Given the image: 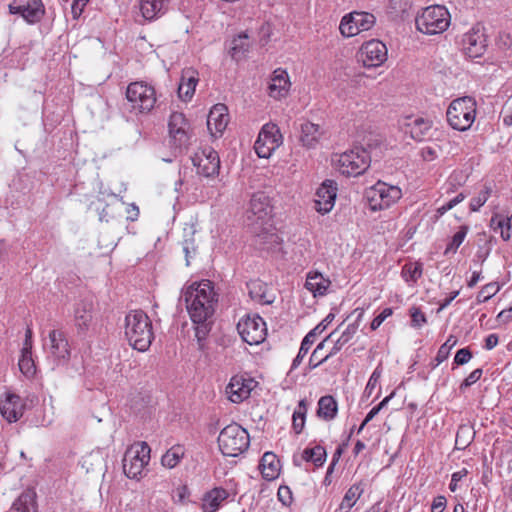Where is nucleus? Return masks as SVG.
<instances>
[{"label": "nucleus", "mask_w": 512, "mask_h": 512, "mask_svg": "<svg viewBox=\"0 0 512 512\" xmlns=\"http://www.w3.org/2000/svg\"><path fill=\"white\" fill-rule=\"evenodd\" d=\"M250 444L248 432L237 423L224 427L218 436V446L225 456L236 457L246 451Z\"/></svg>", "instance_id": "20e7f679"}, {"label": "nucleus", "mask_w": 512, "mask_h": 512, "mask_svg": "<svg viewBox=\"0 0 512 512\" xmlns=\"http://www.w3.org/2000/svg\"><path fill=\"white\" fill-rule=\"evenodd\" d=\"M250 298L260 304L269 305L275 301V295L263 281L256 279L247 283Z\"/></svg>", "instance_id": "393cba45"}, {"label": "nucleus", "mask_w": 512, "mask_h": 512, "mask_svg": "<svg viewBox=\"0 0 512 512\" xmlns=\"http://www.w3.org/2000/svg\"><path fill=\"white\" fill-rule=\"evenodd\" d=\"M472 358V352L469 348L459 349L454 357V363L456 365H464Z\"/></svg>", "instance_id": "6e6d98bb"}, {"label": "nucleus", "mask_w": 512, "mask_h": 512, "mask_svg": "<svg viewBox=\"0 0 512 512\" xmlns=\"http://www.w3.org/2000/svg\"><path fill=\"white\" fill-rule=\"evenodd\" d=\"M183 457L184 448L181 445H175L162 456L161 463L164 467L172 469L179 464Z\"/></svg>", "instance_id": "ea45409f"}, {"label": "nucleus", "mask_w": 512, "mask_h": 512, "mask_svg": "<svg viewBox=\"0 0 512 512\" xmlns=\"http://www.w3.org/2000/svg\"><path fill=\"white\" fill-rule=\"evenodd\" d=\"M252 380H244L242 378L232 377L226 388V393L233 403H240L248 398L251 392Z\"/></svg>", "instance_id": "bb28decb"}, {"label": "nucleus", "mask_w": 512, "mask_h": 512, "mask_svg": "<svg viewBox=\"0 0 512 512\" xmlns=\"http://www.w3.org/2000/svg\"><path fill=\"white\" fill-rule=\"evenodd\" d=\"M481 290L490 299L499 291V286L497 283H489L483 286Z\"/></svg>", "instance_id": "bf43d9fd"}, {"label": "nucleus", "mask_w": 512, "mask_h": 512, "mask_svg": "<svg viewBox=\"0 0 512 512\" xmlns=\"http://www.w3.org/2000/svg\"><path fill=\"white\" fill-rule=\"evenodd\" d=\"M492 192V188L490 186L485 185L484 189L479 192V194L472 198L470 201V209L473 212H476L482 207L490 197Z\"/></svg>", "instance_id": "49530a36"}, {"label": "nucleus", "mask_w": 512, "mask_h": 512, "mask_svg": "<svg viewBox=\"0 0 512 512\" xmlns=\"http://www.w3.org/2000/svg\"><path fill=\"white\" fill-rule=\"evenodd\" d=\"M197 82L198 78L195 76V71L191 69L184 71L178 87L179 98L183 101L190 100L194 95Z\"/></svg>", "instance_id": "2f4dec72"}, {"label": "nucleus", "mask_w": 512, "mask_h": 512, "mask_svg": "<svg viewBox=\"0 0 512 512\" xmlns=\"http://www.w3.org/2000/svg\"><path fill=\"white\" fill-rule=\"evenodd\" d=\"M421 156L425 161H432L437 157V153L432 147H424L421 149Z\"/></svg>", "instance_id": "680f3d73"}, {"label": "nucleus", "mask_w": 512, "mask_h": 512, "mask_svg": "<svg viewBox=\"0 0 512 512\" xmlns=\"http://www.w3.org/2000/svg\"><path fill=\"white\" fill-rule=\"evenodd\" d=\"M446 498L444 496H437L434 498L431 505V512H443L446 507Z\"/></svg>", "instance_id": "4d7b16f0"}, {"label": "nucleus", "mask_w": 512, "mask_h": 512, "mask_svg": "<svg viewBox=\"0 0 512 512\" xmlns=\"http://www.w3.org/2000/svg\"><path fill=\"white\" fill-rule=\"evenodd\" d=\"M334 314L329 313L323 321L312 329L302 340L301 346L297 356L294 358L290 371L296 369L302 362L303 358L308 353L311 345L315 342V338L318 334H321L326 327L333 321Z\"/></svg>", "instance_id": "5701e85b"}, {"label": "nucleus", "mask_w": 512, "mask_h": 512, "mask_svg": "<svg viewBox=\"0 0 512 512\" xmlns=\"http://www.w3.org/2000/svg\"><path fill=\"white\" fill-rule=\"evenodd\" d=\"M289 87L290 81L287 72L280 68L276 69L268 86L269 95L275 99H280L287 94Z\"/></svg>", "instance_id": "cd10ccee"}, {"label": "nucleus", "mask_w": 512, "mask_h": 512, "mask_svg": "<svg viewBox=\"0 0 512 512\" xmlns=\"http://www.w3.org/2000/svg\"><path fill=\"white\" fill-rule=\"evenodd\" d=\"M338 163L339 170L343 175L356 177L368 169L370 156L365 149L355 147L341 154Z\"/></svg>", "instance_id": "9d476101"}, {"label": "nucleus", "mask_w": 512, "mask_h": 512, "mask_svg": "<svg viewBox=\"0 0 512 512\" xmlns=\"http://www.w3.org/2000/svg\"><path fill=\"white\" fill-rule=\"evenodd\" d=\"M497 319H498V321L503 322V323H507L510 320H512V305L507 309H503L497 315Z\"/></svg>", "instance_id": "0e129e2a"}, {"label": "nucleus", "mask_w": 512, "mask_h": 512, "mask_svg": "<svg viewBox=\"0 0 512 512\" xmlns=\"http://www.w3.org/2000/svg\"><path fill=\"white\" fill-rule=\"evenodd\" d=\"M381 374H382V369L379 366L371 374V376L368 380V383L366 385V388H365V393H367L368 396L372 393L373 389L378 384Z\"/></svg>", "instance_id": "5fc2aeb1"}, {"label": "nucleus", "mask_w": 512, "mask_h": 512, "mask_svg": "<svg viewBox=\"0 0 512 512\" xmlns=\"http://www.w3.org/2000/svg\"><path fill=\"white\" fill-rule=\"evenodd\" d=\"M193 165L197 168V173L205 177H211L218 174L220 169V159L218 153L211 147H205L195 153L192 157Z\"/></svg>", "instance_id": "6ab92c4d"}, {"label": "nucleus", "mask_w": 512, "mask_h": 512, "mask_svg": "<svg viewBox=\"0 0 512 512\" xmlns=\"http://www.w3.org/2000/svg\"><path fill=\"white\" fill-rule=\"evenodd\" d=\"M468 230L469 227L467 225L460 226L459 231L453 235L450 243L447 245L444 251L445 255L449 254L450 252L455 253L457 251L459 246L463 243L468 233Z\"/></svg>", "instance_id": "a18cd8bd"}, {"label": "nucleus", "mask_w": 512, "mask_h": 512, "mask_svg": "<svg viewBox=\"0 0 512 512\" xmlns=\"http://www.w3.org/2000/svg\"><path fill=\"white\" fill-rule=\"evenodd\" d=\"M228 496V491L222 487H215L206 492L202 498L201 508L203 512H216Z\"/></svg>", "instance_id": "c756f323"}, {"label": "nucleus", "mask_w": 512, "mask_h": 512, "mask_svg": "<svg viewBox=\"0 0 512 512\" xmlns=\"http://www.w3.org/2000/svg\"><path fill=\"white\" fill-rule=\"evenodd\" d=\"M423 264L420 262H409L402 267V277L406 282L416 283L422 276Z\"/></svg>", "instance_id": "37998d69"}, {"label": "nucleus", "mask_w": 512, "mask_h": 512, "mask_svg": "<svg viewBox=\"0 0 512 512\" xmlns=\"http://www.w3.org/2000/svg\"><path fill=\"white\" fill-rule=\"evenodd\" d=\"M20 371L27 377L34 376L36 366L32 358V350H21V356L18 363Z\"/></svg>", "instance_id": "c03bdc74"}, {"label": "nucleus", "mask_w": 512, "mask_h": 512, "mask_svg": "<svg viewBox=\"0 0 512 512\" xmlns=\"http://www.w3.org/2000/svg\"><path fill=\"white\" fill-rule=\"evenodd\" d=\"M125 336L129 344L140 352L149 349L154 333L152 322L142 310L130 311L125 317Z\"/></svg>", "instance_id": "7ed1b4c3"}, {"label": "nucleus", "mask_w": 512, "mask_h": 512, "mask_svg": "<svg viewBox=\"0 0 512 512\" xmlns=\"http://www.w3.org/2000/svg\"><path fill=\"white\" fill-rule=\"evenodd\" d=\"M393 314L392 308H385L382 310V312L377 315L371 322L370 328L371 330H376L380 327V325Z\"/></svg>", "instance_id": "864d4df0"}, {"label": "nucleus", "mask_w": 512, "mask_h": 512, "mask_svg": "<svg viewBox=\"0 0 512 512\" xmlns=\"http://www.w3.org/2000/svg\"><path fill=\"white\" fill-rule=\"evenodd\" d=\"M364 492V488L362 483L352 485L347 492L345 493L342 502L340 504L341 509H350L352 508L356 501L360 498L362 493Z\"/></svg>", "instance_id": "79ce46f5"}, {"label": "nucleus", "mask_w": 512, "mask_h": 512, "mask_svg": "<svg viewBox=\"0 0 512 512\" xmlns=\"http://www.w3.org/2000/svg\"><path fill=\"white\" fill-rule=\"evenodd\" d=\"M8 7L11 14H19L29 24L40 22L45 14L41 0H13Z\"/></svg>", "instance_id": "f3484780"}, {"label": "nucleus", "mask_w": 512, "mask_h": 512, "mask_svg": "<svg viewBox=\"0 0 512 512\" xmlns=\"http://www.w3.org/2000/svg\"><path fill=\"white\" fill-rule=\"evenodd\" d=\"M168 128L174 148L179 151L186 149L190 144V124L184 114L173 112L169 118Z\"/></svg>", "instance_id": "2eb2a0df"}, {"label": "nucleus", "mask_w": 512, "mask_h": 512, "mask_svg": "<svg viewBox=\"0 0 512 512\" xmlns=\"http://www.w3.org/2000/svg\"><path fill=\"white\" fill-rule=\"evenodd\" d=\"M387 59V48L379 40H370L364 43L357 53V60L367 68L378 67Z\"/></svg>", "instance_id": "dca6fc26"}, {"label": "nucleus", "mask_w": 512, "mask_h": 512, "mask_svg": "<svg viewBox=\"0 0 512 512\" xmlns=\"http://www.w3.org/2000/svg\"><path fill=\"white\" fill-rule=\"evenodd\" d=\"M94 302L92 297L80 299L74 307L73 320L78 335H85L93 320Z\"/></svg>", "instance_id": "aec40b11"}, {"label": "nucleus", "mask_w": 512, "mask_h": 512, "mask_svg": "<svg viewBox=\"0 0 512 512\" xmlns=\"http://www.w3.org/2000/svg\"><path fill=\"white\" fill-rule=\"evenodd\" d=\"M330 283V280L324 278L321 273L314 272L307 275L305 287L311 291L314 296H322L326 293Z\"/></svg>", "instance_id": "c9c22d12"}, {"label": "nucleus", "mask_w": 512, "mask_h": 512, "mask_svg": "<svg viewBox=\"0 0 512 512\" xmlns=\"http://www.w3.org/2000/svg\"><path fill=\"white\" fill-rule=\"evenodd\" d=\"M307 410V400L301 399L292 416V427L296 434H300L304 429Z\"/></svg>", "instance_id": "58836bf2"}, {"label": "nucleus", "mask_w": 512, "mask_h": 512, "mask_svg": "<svg viewBox=\"0 0 512 512\" xmlns=\"http://www.w3.org/2000/svg\"><path fill=\"white\" fill-rule=\"evenodd\" d=\"M126 98L133 110L146 113L153 109L156 103L154 87L144 82L130 83L126 90Z\"/></svg>", "instance_id": "6e6552de"}, {"label": "nucleus", "mask_w": 512, "mask_h": 512, "mask_svg": "<svg viewBox=\"0 0 512 512\" xmlns=\"http://www.w3.org/2000/svg\"><path fill=\"white\" fill-rule=\"evenodd\" d=\"M409 133L416 141H422L432 127V123L424 118H416L408 124Z\"/></svg>", "instance_id": "4c0bfd02"}, {"label": "nucleus", "mask_w": 512, "mask_h": 512, "mask_svg": "<svg viewBox=\"0 0 512 512\" xmlns=\"http://www.w3.org/2000/svg\"><path fill=\"white\" fill-rule=\"evenodd\" d=\"M229 123L228 108L225 104H215L207 116V128L212 137H221Z\"/></svg>", "instance_id": "4be33fe9"}, {"label": "nucleus", "mask_w": 512, "mask_h": 512, "mask_svg": "<svg viewBox=\"0 0 512 512\" xmlns=\"http://www.w3.org/2000/svg\"><path fill=\"white\" fill-rule=\"evenodd\" d=\"M250 47L249 37L246 33H241L233 38L230 46V55L236 61H239L245 56V53Z\"/></svg>", "instance_id": "e433bc0d"}, {"label": "nucleus", "mask_w": 512, "mask_h": 512, "mask_svg": "<svg viewBox=\"0 0 512 512\" xmlns=\"http://www.w3.org/2000/svg\"><path fill=\"white\" fill-rule=\"evenodd\" d=\"M375 22L376 18L373 14L354 11L342 18L339 30L344 37H352L371 29Z\"/></svg>", "instance_id": "f8f14e48"}, {"label": "nucleus", "mask_w": 512, "mask_h": 512, "mask_svg": "<svg viewBox=\"0 0 512 512\" xmlns=\"http://www.w3.org/2000/svg\"><path fill=\"white\" fill-rule=\"evenodd\" d=\"M357 329L358 325L356 323L349 324L342 332L340 337L334 342L330 352L325 355L324 358L320 359L315 365H320L327 361L330 357L336 355L342 349V347L352 339L354 334L357 332Z\"/></svg>", "instance_id": "f704fd0d"}, {"label": "nucleus", "mask_w": 512, "mask_h": 512, "mask_svg": "<svg viewBox=\"0 0 512 512\" xmlns=\"http://www.w3.org/2000/svg\"><path fill=\"white\" fill-rule=\"evenodd\" d=\"M449 125L459 131L468 130L476 117V101L470 96L453 100L446 112Z\"/></svg>", "instance_id": "39448f33"}, {"label": "nucleus", "mask_w": 512, "mask_h": 512, "mask_svg": "<svg viewBox=\"0 0 512 512\" xmlns=\"http://www.w3.org/2000/svg\"><path fill=\"white\" fill-rule=\"evenodd\" d=\"M338 404L331 395L322 396L318 401L316 414L325 421H331L337 416Z\"/></svg>", "instance_id": "72a5a7b5"}, {"label": "nucleus", "mask_w": 512, "mask_h": 512, "mask_svg": "<svg viewBox=\"0 0 512 512\" xmlns=\"http://www.w3.org/2000/svg\"><path fill=\"white\" fill-rule=\"evenodd\" d=\"M411 322L414 327H421L427 322L425 314L419 307L413 306L410 309Z\"/></svg>", "instance_id": "8fccbe9b"}, {"label": "nucleus", "mask_w": 512, "mask_h": 512, "mask_svg": "<svg viewBox=\"0 0 512 512\" xmlns=\"http://www.w3.org/2000/svg\"><path fill=\"white\" fill-rule=\"evenodd\" d=\"M464 54L470 58L481 57L487 49L485 28L481 24L474 25L461 40Z\"/></svg>", "instance_id": "4468645a"}, {"label": "nucleus", "mask_w": 512, "mask_h": 512, "mask_svg": "<svg viewBox=\"0 0 512 512\" xmlns=\"http://www.w3.org/2000/svg\"><path fill=\"white\" fill-rule=\"evenodd\" d=\"M237 330L242 340L249 345L262 343L267 335L266 323L258 315L242 319L237 325Z\"/></svg>", "instance_id": "ddd939ff"}, {"label": "nucleus", "mask_w": 512, "mask_h": 512, "mask_svg": "<svg viewBox=\"0 0 512 512\" xmlns=\"http://www.w3.org/2000/svg\"><path fill=\"white\" fill-rule=\"evenodd\" d=\"M482 374L483 371L481 368L473 370L460 384L459 389L461 391H464L465 389L476 383L481 378Z\"/></svg>", "instance_id": "3c124183"}, {"label": "nucleus", "mask_w": 512, "mask_h": 512, "mask_svg": "<svg viewBox=\"0 0 512 512\" xmlns=\"http://www.w3.org/2000/svg\"><path fill=\"white\" fill-rule=\"evenodd\" d=\"M0 412L8 422H16L24 412L21 398L15 394H8L6 399L0 401Z\"/></svg>", "instance_id": "b1692460"}, {"label": "nucleus", "mask_w": 512, "mask_h": 512, "mask_svg": "<svg viewBox=\"0 0 512 512\" xmlns=\"http://www.w3.org/2000/svg\"><path fill=\"white\" fill-rule=\"evenodd\" d=\"M272 213L270 198L264 192L253 194L249 209L246 212L247 224L253 228L259 245L266 242L278 243L279 237L270 233L266 225L269 223Z\"/></svg>", "instance_id": "f03ea898"}, {"label": "nucleus", "mask_w": 512, "mask_h": 512, "mask_svg": "<svg viewBox=\"0 0 512 512\" xmlns=\"http://www.w3.org/2000/svg\"><path fill=\"white\" fill-rule=\"evenodd\" d=\"M282 143L283 136L279 127L274 123H267L260 130L254 149L260 158H269Z\"/></svg>", "instance_id": "9b49d317"}, {"label": "nucleus", "mask_w": 512, "mask_h": 512, "mask_svg": "<svg viewBox=\"0 0 512 512\" xmlns=\"http://www.w3.org/2000/svg\"><path fill=\"white\" fill-rule=\"evenodd\" d=\"M300 142L308 149L315 148L323 135V129L318 124L306 121L300 126Z\"/></svg>", "instance_id": "c85d7f7f"}, {"label": "nucleus", "mask_w": 512, "mask_h": 512, "mask_svg": "<svg viewBox=\"0 0 512 512\" xmlns=\"http://www.w3.org/2000/svg\"><path fill=\"white\" fill-rule=\"evenodd\" d=\"M336 331H333L332 333H330L323 341H321L317 346L316 348L314 349V351L312 352L311 356H310V359H309V365L311 368H316L318 365H315L320 359L324 358V356H321L320 355V352L321 350L324 349L326 343L331 340L333 338V336L335 335Z\"/></svg>", "instance_id": "09e8293b"}, {"label": "nucleus", "mask_w": 512, "mask_h": 512, "mask_svg": "<svg viewBox=\"0 0 512 512\" xmlns=\"http://www.w3.org/2000/svg\"><path fill=\"white\" fill-rule=\"evenodd\" d=\"M379 413L378 409L376 407H373L368 414L366 415L365 419L359 426V429L357 430V433H360L364 427Z\"/></svg>", "instance_id": "e2e57ef3"}, {"label": "nucleus", "mask_w": 512, "mask_h": 512, "mask_svg": "<svg viewBox=\"0 0 512 512\" xmlns=\"http://www.w3.org/2000/svg\"><path fill=\"white\" fill-rule=\"evenodd\" d=\"M151 449L146 442H137L127 448L122 459L124 474L131 479L142 475L150 460Z\"/></svg>", "instance_id": "0eeeda50"}, {"label": "nucleus", "mask_w": 512, "mask_h": 512, "mask_svg": "<svg viewBox=\"0 0 512 512\" xmlns=\"http://www.w3.org/2000/svg\"><path fill=\"white\" fill-rule=\"evenodd\" d=\"M32 330L28 327L25 331V339L23 343V350H32Z\"/></svg>", "instance_id": "338daca9"}, {"label": "nucleus", "mask_w": 512, "mask_h": 512, "mask_svg": "<svg viewBox=\"0 0 512 512\" xmlns=\"http://www.w3.org/2000/svg\"><path fill=\"white\" fill-rule=\"evenodd\" d=\"M278 498L283 504H289L291 500L290 489L288 487H280L278 490Z\"/></svg>", "instance_id": "13d9d810"}, {"label": "nucleus", "mask_w": 512, "mask_h": 512, "mask_svg": "<svg viewBox=\"0 0 512 512\" xmlns=\"http://www.w3.org/2000/svg\"><path fill=\"white\" fill-rule=\"evenodd\" d=\"M498 341H499V338L496 334H489L486 339H485V345L484 347L487 349V350H491L493 349L494 347L497 346L498 344Z\"/></svg>", "instance_id": "69168bd1"}, {"label": "nucleus", "mask_w": 512, "mask_h": 512, "mask_svg": "<svg viewBox=\"0 0 512 512\" xmlns=\"http://www.w3.org/2000/svg\"><path fill=\"white\" fill-rule=\"evenodd\" d=\"M182 249L185 254L186 264L189 265L190 258H192L196 254V251H197V248L194 244V239L193 238L184 239L182 242Z\"/></svg>", "instance_id": "603ef678"}, {"label": "nucleus", "mask_w": 512, "mask_h": 512, "mask_svg": "<svg viewBox=\"0 0 512 512\" xmlns=\"http://www.w3.org/2000/svg\"><path fill=\"white\" fill-rule=\"evenodd\" d=\"M10 512H37L36 492L24 490L13 502Z\"/></svg>", "instance_id": "7c9ffc66"}, {"label": "nucleus", "mask_w": 512, "mask_h": 512, "mask_svg": "<svg viewBox=\"0 0 512 512\" xmlns=\"http://www.w3.org/2000/svg\"><path fill=\"white\" fill-rule=\"evenodd\" d=\"M83 8L84 7H82V1L81 0H74L73 1L71 10H72L73 17L75 19H77L81 15V13L83 11Z\"/></svg>", "instance_id": "774afa93"}, {"label": "nucleus", "mask_w": 512, "mask_h": 512, "mask_svg": "<svg viewBox=\"0 0 512 512\" xmlns=\"http://www.w3.org/2000/svg\"><path fill=\"white\" fill-rule=\"evenodd\" d=\"M402 197V191L398 186L389 185L378 181L367 192V199L372 210L389 208Z\"/></svg>", "instance_id": "1a4fd4ad"}, {"label": "nucleus", "mask_w": 512, "mask_h": 512, "mask_svg": "<svg viewBox=\"0 0 512 512\" xmlns=\"http://www.w3.org/2000/svg\"><path fill=\"white\" fill-rule=\"evenodd\" d=\"M336 195V182L326 179L316 191L315 210L322 215L330 212L334 206Z\"/></svg>", "instance_id": "412c9836"}, {"label": "nucleus", "mask_w": 512, "mask_h": 512, "mask_svg": "<svg viewBox=\"0 0 512 512\" xmlns=\"http://www.w3.org/2000/svg\"><path fill=\"white\" fill-rule=\"evenodd\" d=\"M457 339L454 336H449L444 344H442L437 352L435 360L437 364H441L445 361L450 354L451 349L456 345Z\"/></svg>", "instance_id": "de8ad7c7"}, {"label": "nucleus", "mask_w": 512, "mask_h": 512, "mask_svg": "<svg viewBox=\"0 0 512 512\" xmlns=\"http://www.w3.org/2000/svg\"><path fill=\"white\" fill-rule=\"evenodd\" d=\"M302 459L306 462H312L316 467H319L322 466L326 460V451L320 445L313 448H306L302 453Z\"/></svg>", "instance_id": "a19ab883"}, {"label": "nucleus", "mask_w": 512, "mask_h": 512, "mask_svg": "<svg viewBox=\"0 0 512 512\" xmlns=\"http://www.w3.org/2000/svg\"><path fill=\"white\" fill-rule=\"evenodd\" d=\"M259 468L266 480H274L279 474V460L272 452H266L261 458Z\"/></svg>", "instance_id": "473e14b6"}, {"label": "nucleus", "mask_w": 512, "mask_h": 512, "mask_svg": "<svg viewBox=\"0 0 512 512\" xmlns=\"http://www.w3.org/2000/svg\"><path fill=\"white\" fill-rule=\"evenodd\" d=\"M180 301H184L191 321L195 325V336L200 348L209 335L213 316L218 304V293L210 280L194 282L182 291Z\"/></svg>", "instance_id": "f257e3e1"}, {"label": "nucleus", "mask_w": 512, "mask_h": 512, "mask_svg": "<svg viewBox=\"0 0 512 512\" xmlns=\"http://www.w3.org/2000/svg\"><path fill=\"white\" fill-rule=\"evenodd\" d=\"M170 2L171 0H141V14L148 21L156 20L167 13Z\"/></svg>", "instance_id": "a878e982"}, {"label": "nucleus", "mask_w": 512, "mask_h": 512, "mask_svg": "<svg viewBox=\"0 0 512 512\" xmlns=\"http://www.w3.org/2000/svg\"><path fill=\"white\" fill-rule=\"evenodd\" d=\"M450 13L442 5H432L423 9L415 19L419 32L427 35L443 33L450 25Z\"/></svg>", "instance_id": "423d86ee"}, {"label": "nucleus", "mask_w": 512, "mask_h": 512, "mask_svg": "<svg viewBox=\"0 0 512 512\" xmlns=\"http://www.w3.org/2000/svg\"><path fill=\"white\" fill-rule=\"evenodd\" d=\"M48 338L50 357L58 366L67 364L71 357V349L66 334L61 330L53 329L49 332Z\"/></svg>", "instance_id": "a211bd4d"}, {"label": "nucleus", "mask_w": 512, "mask_h": 512, "mask_svg": "<svg viewBox=\"0 0 512 512\" xmlns=\"http://www.w3.org/2000/svg\"><path fill=\"white\" fill-rule=\"evenodd\" d=\"M456 205H457V203L454 202V199L449 200L448 202H446L445 204H443L442 206L437 208V210H436L437 217L443 216L446 212L453 209Z\"/></svg>", "instance_id": "052dcab7"}]
</instances>
